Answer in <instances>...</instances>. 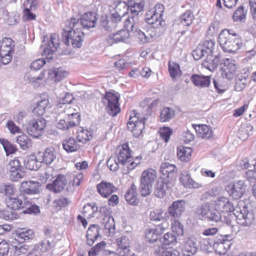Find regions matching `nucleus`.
Segmentation results:
<instances>
[{
    "instance_id": "f257e3e1",
    "label": "nucleus",
    "mask_w": 256,
    "mask_h": 256,
    "mask_svg": "<svg viewBox=\"0 0 256 256\" xmlns=\"http://www.w3.org/2000/svg\"><path fill=\"white\" fill-rule=\"evenodd\" d=\"M216 208L223 212H234L237 223L242 226H248L252 224L254 216L248 209L246 205L242 208H234L233 204L228 198L220 197L215 201Z\"/></svg>"
},
{
    "instance_id": "f03ea898",
    "label": "nucleus",
    "mask_w": 256,
    "mask_h": 256,
    "mask_svg": "<svg viewBox=\"0 0 256 256\" xmlns=\"http://www.w3.org/2000/svg\"><path fill=\"white\" fill-rule=\"evenodd\" d=\"M218 40L224 52L228 53L236 52L242 44L240 36L232 30H222Z\"/></svg>"
},
{
    "instance_id": "7ed1b4c3",
    "label": "nucleus",
    "mask_w": 256,
    "mask_h": 256,
    "mask_svg": "<svg viewBox=\"0 0 256 256\" xmlns=\"http://www.w3.org/2000/svg\"><path fill=\"white\" fill-rule=\"evenodd\" d=\"M97 14L94 12H88L84 14L78 18H71L66 21L67 28L80 26L83 30H89L96 26L97 22Z\"/></svg>"
},
{
    "instance_id": "20e7f679",
    "label": "nucleus",
    "mask_w": 256,
    "mask_h": 256,
    "mask_svg": "<svg viewBox=\"0 0 256 256\" xmlns=\"http://www.w3.org/2000/svg\"><path fill=\"white\" fill-rule=\"evenodd\" d=\"M6 206L14 210H18L24 208L26 209L24 211V214H30L36 212L39 210L38 207L36 205H32L26 197H24L22 200L18 198L6 197L5 199Z\"/></svg>"
},
{
    "instance_id": "39448f33",
    "label": "nucleus",
    "mask_w": 256,
    "mask_h": 256,
    "mask_svg": "<svg viewBox=\"0 0 256 256\" xmlns=\"http://www.w3.org/2000/svg\"><path fill=\"white\" fill-rule=\"evenodd\" d=\"M196 212L208 222L218 223L222 220V216L220 211L216 208H212L210 204L203 202L196 208Z\"/></svg>"
},
{
    "instance_id": "423d86ee",
    "label": "nucleus",
    "mask_w": 256,
    "mask_h": 256,
    "mask_svg": "<svg viewBox=\"0 0 256 256\" xmlns=\"http://www.w3.org/2000/svg\"><path fill=\"white\" fill-rule=\"evenodd\" d=\"M164 10V6L157 4L146 14V22L148 24L153 25L154 27H164L166 26V22L162 18Z\"/></svg>"
},
{
    "instance_id": "0eeeda50",
    "label": "nucleus",
    "mask_w": 256,
    "mask_h": 256,
    "mask_svg": "<svg viewBox=\"0 0 256 256\" xmlns=\"http://www.w3.org/2000/svg\"><path fill=\"white\" fill-rule=\"evenodd\" d=\"M66 26L65 24V34H66L65 36V44L69 46L71 44L74 48H80L84 41V33L78 28V26H76V29H74V27L72 26L70 28H69V25L68 28Z\"/></svg>"
},
{
    "instance_id": "6e6552de",
    "label": "nucleus",
    "mask_w": 256,
    "mask_h": 256,
    "mask_svg": "<svg viewBox=\"0 0 256 256\" xmlns=\"http://www.w3.org/2000/svg\"><path fill=\"white\" fill-rule=\"evenodd\" d=\"M130 114L127 122L128 130H130L135 138H138L144 128L146 118H140L138 114L135 110L130 112Z\"/></svg>"
},
{
    "instance_id": "1a4fd4ad",
    "label": "nucleus",
    "mask_w": 256,
    "mask_h": 256,
    "mask_svg": "<svg viewBox=\"0 0 256 256\" xmlns=\"http://www.w3.org/2000/svg\"><path fill=\"white\" fill-rule=\"evenodd\" d=\"M156 177V172L152 168L148 169L142 172L140 186V191L142 196H146L150 194L152 184Z\"/></svg>"
},
{
    "instance_id": "9d476101",
    "label": "nucleus",
    "mask_w": 256,
    "mask_h": 256,
    "mask_svg": "<svg viewBox=\"0 0 256 256\" xmlns=\"http://www.w3.org/2000/svg\"><path fill=\"white\" fill-rule=\"evenodd\" d=\"M118 102L119 97L110 92H106L102 99L107 113L112 116H116L120 112Z\"/></svg>"
},
{
    "instance_id": "9b49d317",
    "label": "nucleus",
    "mask_w": 256,
    "mask_h": 256,
    "mask_svg": "<svg viewBox=\"0 0 256 256\" xmlns=\"http://www.w3.org/2000/svg\"><path fill=\"white\" fill-rule=\"evenodd\" d=\"M164 227L158 224L154 228L149 229L146 232V238L150 243L154 244V253H159L162 248L159 237L164 232Z\"/></svg>"
},
{
    "instance_id": "f8f14e48",
    "label": "nucleus",
    "mask_w": 256,
    "mask_h": 256,
    "mask_svg": "<svg viewBox=\"0 0 256 256\" xmlns=\"http://www.w3.org/2000/svg\"><path fill=\"white\" fill-rule=\"evenodd\" d=\"M14 42L10 38H4L0 46V58L2 63L6 64L10 62L14 52Z\"/></svg>"
},
{
    "instance_id": "ddd939ff",
    "label": "nucleus",
    "mask_w": 256,
    "mask_h": 256,
    "mask_svg": "<svg viewBox=\"0 0 256 256\" xmlns=\"http://www.w3.org/2000/svg\"><path fill=\"white\" fill-rule=\"evenodd\" d=\"M60 39L58 34H51L50 40L46 44L44 48L42 56L48 62H50L53 58V54L60 47Z\"/></svg>"
},
{
    "instance_id": "4468645a",
    "label": "nucleus",
    "mask_w": 256,
    "mask_h": 256,
    "mask_svg": "<svg viewBox=\"0 0 256 256\" xmlns=\"http://www.w3.org/2000/svg\"><path fill=\"white\" fill-rule=\"evenodd\" d=\"M46 126V121L42 118H34L28 124V133L33 137L37 138Z\"/></svg>"
},
{
    "instance_id": "2eb2a0df",
    "label": "nucleus",
    "mask_w": 256,
    "mask_h": 256,
    "mask_svg": "<svg viewBox=\"0 0 256 256\" xmlns=\"http://www.w3.org/2000/svg\"><path fill=\"white\" fill-rule=\"evenodd\" d=\"M246 188L244 181L240 180L229 184L226 188V190L230 196L238 200L241 198L245 193Z\"/></svg>"
},
{
    "instance_id": "dca6fc26",
    "label": "nucleus",
    "mask_w": 256,
    "mask_h": 256,
    "mask_svg": "<svg viewBox=\"0 0 256 256\" xmlns=\"http://www.w3.org/2000/svg\"><path fill=\"white\" fill-rule=\"evenodd\" d=\"M174 186V182L166 180L164 178H160L156 182L154 186V194L158 198H163L168 191Z\"/></svg>"
},
{
    "instance_id": "f3484780",
    "label": "nucleus",
    "mask_w": 256,
    "mask_h": 256,
    "mask_svg": "<svg viewBox=\"0 0 256 256\" xmlns=\"http://www.w3.org/2000/svg\"><path fill=\"white\" fill-rule=\"evenodd\" d=\"M160 172L162 174L160 178H164L174 182L177 172V168L175 165L168 162H163L160 166Z\"/></svg>"
},
{
    "instance_id": "a211bd4d",
    "label": "nucleus",
    "mask_w": 256,
    "mask_h": 256,
    "mask_svg": "<svg viewBox=\"0 0 256 256\" xmlns=\"http://www.w3.org/2000/svg\"><path fill=\"white\" fill-rule=\"evenodd\" d=\"M186 202L184 200H178L173 202L168 208L167 212L168 216L174 218L180 217L186 210Z\"/></svg>"
},
{
    "instance_id": "6ab92c4d",
    "label": "nucleus",
    "mask_w": 256,
    "mask_h": 256,
    "mask_svg": "<svg viewBox=\"0 0 256 256\" xmlns=\"http://www.w3.org/2000/svg\"><path fill=\"white\" fill-rule=\"evenodd\" d=\"M41 184L38 182L32 180L23 181L20 187V192L26 194L32 195L40 192Z\"/></svg>"
},
{
    "instance_id": "aec40b11",
    "label": "nucleus",
    "mask_w": 256,
    "mask_h": 256,
    "mask_svg": "<svg viewBox=\"0 0 256 256\" xmlns=\"http://www.w3.org/2000/svg\"><path fill=\"white\" fill-rule=\"evenodd\" d=\"M132 152L128 143L123 144L117 154L118 162L122 166H128V164L132 160Z\"/></svg>"
},
{
    "instance_id": "412c9836",
    "label": "nucleus",
    "mask_w": 256,
    "mask_h": 256,
    "mask_svg": "<svg viewBox=\"0 0 256 256\" xmlns=\"http://www.w3.org/2000/svg\"><path fill=\"white\" fill-rule=\"evenodd\" d=\"M130 36V33L128 30H122L116 33L110 34L106 38V41L108 44L112 46L115 43L126 42Z\"/></svg>"
},
{
    "instance_id": "4be33fe9",
    "label": "nucleus",
    "mask_w": 256,
    "mask_h": 256,
    "mask_svg": "<svg viewBox=\"0 0 256 256\" xmlns=\"http://www.w3.org/2000/svg\"><path fill=\"white\" fill-rule=\"evenodd\" d=\"M118 248L116 252L118 256H126L130 252L129 238L126 236H122L116 239Z\"/></svg>"
},
{
    "instance_id": "5701e85b",
    "label": "nucleus",
    "mask_w": 256,
    "mask_h": 256,
    "mask_svg": "<svg viewBox=\"0 0 256 256\" xmlns=\"http://www.w3.org/2000/svg\"><path fill=\"white\" fill-rule=\"evenodd\" d=\"M100 228L98 224H90L86 234V243L89 246H92L98 238L100 237Z\"/></svg>"
},
{
    "instance_id": "b1692460",
    "label": "nucleus",
    "mask_w": 256,
    "mask_h": 256,
    "mask_svg": "<svg viewBox=\"0 0 256 256\" xmlns=\"http://www.w3.org/2000/svg\"><path fill=\"white\" fill-rule=\"evenodd\" d=\"M98 192L104 198H107L112 193L116 192L118 188L110 182L102 181L96 186Z\"/></svg>"
},
{
    "instance_id": "393cba45",
    "label": "nucleus",
    "mask_w": 256,
    "mask_h": 256,
    "mask_svg": "<svg viewBox=\"0 0 256 256\" xmlns=\"http://www.w3.org/2000/svg\"><path fill=\"white\" fill-rule=\"evenodd\" d=\"M223 62L220 64H223L224 67L222 68V74L223 77H226L228 79H231L233 76V74L236 69V66L234 61L232 59L226 58L223 60Z\"/></svg>"
},
{
    "instance_id": "a878e982",
    "label": "nucleus",
    "mask_w": 256,
    "mask_h": 256,
    "mask_svg": "<svg viewBox=\"0 0 256 256\" xmlns=\"http://www.w3.org/2000/svg\"><path fill=\"white\" fill-rule=\"evenodd\" d=\"M206 56V58L202 63V66L211 72L214 71L220 62V56L219 54L214 56L213 54H211Z\"/></svg>"
},
{
    "instance_id": "bb28decb",
    "label": "nucleus",
    "mask_w": 256,
    "mask_h": 256,
    "mask_svg": "<svg viewBox=\"0 0 256 256\" xmlns=\"http://www.w3.org/2000/svg\"><path fill=\"white\" fill-rule=\"evenodd\" d=\"M16 238L13 240L24 243L26 241H29L32 240L34 237V233L32 230L26 228H18L16 230Z\"/></svg>"
},
{
    "instance_id": "cd10ccee",
    "label": "nucleus",
    "mask_w": 256,
    "mask_h": 256,
    "mask_svg": "<svg viewBox=\"0 0 256 256\" xmlns=\"http://www.w3.org/2000/svg\"><path fill=\"white\" fill-rule=\"evenodd\" d=\"M150 220L156 222H161L163 226L164 222H166L169 218L167 212H165L162 208L156 209L150 211L149 214Z\"/></svg>"
},
{
    "instance_id": "c85d7f7f",
    "label": "nucleus",
    "mask_w": 256,
    "mask_h": 256,
    "mask_svg": "<svg viewBox=\"0 0 256 256\" xmlns=\"http://www.w3.org/2000/svg\"><path fill=\"white\" fill-rule=\"evenodd\" d=\"M198 243L194 238H188L184 246V256H192L194 255L198 248Z\"/></svg>"
},
{
    "instance_id": "c756f323",
    "label": "nucleus",
    "mask_w": 256,
    "mask_h": 256,
    "mask_svg": "<svg viewBox=\"0 0 256 256\" xmlns=\"http://www.w3.org/2000/svg\"><path fill=\"white\" fill-rule=\"evenodd\" d=\"M38 160L40 162L50 164L56 157L55 150L52 147L46 148L44 152H38Z\"/></svg>"
},
{
    "instance_id": "7c9ffc66",
    "label": "nucleus",
    "mask_w": 256,
    "mask_h": 256,
    "mask_svg": "<svg viewBox=\"0 0 256 256\" xmlns=\"http://www.w3.org/2000/svg\"><path fill=\"white\" fill-rule=\"evenodd\" d=\"M210 79V76L202 74H193L190 77V80L195 86L202 88L209 86Z\"/></svg>"
},
{
    "instance_id": "2f4dec72",
    "label": "nucleus",
    "mask_w": 256,
    "mask_h": 256,
    "mask_svg": "<svg viewBox=\"0 0 256 256\" xmlns=\"http://www.w3.org/2000/svg\"><path fill=\"white\" fill-rule=\"evenodd\" d=\"M128 6L130 14L134 16H138L140 12L143 10L145 4L144 0H128Z\"/></svg>"
},
{
    "instance_id": "473e14b6",
    "label": "nucleus",
    "mask_w": 256,
    "mask_h": 256,
    "mask_svg": "<svg viewBox=\"0 0 256 256\" xmlns=\"http://www.w3.org/2000/svg\"><path fill=\"white\" fill-rule=\"evenodd\" d=\"M46 188L54 193H58L62 191L64 188V176L58 175L52 183L46 185Z\"/></svg>"
},
{
    "instance_id": "72a5a7b5",
    "label": "nucleus",
    "mask_w": 256,
    "mask_h": 256,
    "mask_svg": "<svg viewBox=\"0 0 256 256\" xmlns=\"http://www.w3.org/2000/svg\"><path fill=\"white\" fill-rule=\"evenodd\" d=\"M106 246V242L104 241L97 244L89 250L88 256H106L109 252V250L104 249Z\"/></svg>"
},
{
    "instance_id": "f704fd0d",
    "label": "nucleus",
    "mask_w": 256,
    "mask_h": 256,
    "mask_svg": "<svg viewBox=\"0 0 256 256\" xmlns=\"http://www.w3.org/2000/svg\"><path fill=\"white\" fill-rule=\"evenodd\" d=\"M192 126L202 138L204 139H210L213 136V133L210 127L205 124H192Z\"/></svg>"
},
{
    "instance_id": "c9c22d12",
    "label": "nucleus",
    "mask_w": 256,
    "mask_h": 256,
    "mask_svg": "<svg viewBox=\"0 0 256 256\" xmlns=\"http://www.w3.org/2000/svg\"><path fill=\"white\" fill-rule=\"evenodd\" d=\"M125 198L128 203L130 205L137 206L138 200L137 198L136 186L132 184L126 192Z\"/></svg>"
},
{
    "instance_id": "e433bc0d",
    "label": "nucleus",
    "mask_w": 256,
    "mask_h": 256,
    "mask_svg": "<svg viewBox=\"0 0 256 256\" xmlns=\"http://www.w3.org/2000/svg\"><path fill=\"white\" fill-rule=\"evenodd\" d=\"M194 18V15L192 11L191 10H186L179 17L178 24L184 26H189L192 24Z\"/></svg>"
},
{
    "instance_id": "4c0bfd02",
    "label": "nucleus",
    "mask_w": 256,
    "mask_h": 256,
    "mask_svg": "<svg viewBox=\"0 0 256 256\" xmlns=\"http://www.w3.org/2000/svg\"><path fill=\"white\" fill-rule=\"evenodd\" d=\"M38 154L36 155L30 154L24 160V166L26 168L30 170H36L38 168Z\"/></svg>"
},
{
    "instance_id": "58836bf2",
    "label": "nucleus",
    "mask_w": 256,
    "mask_h": 256,
    "mask_svg": "<svg viewBox=\"0 0 256 256\" xmlns=\"http://www.w3.org/2000/svg\"><path fill=\"white\" fill-rule=\"evenodd\" d=\"M138 22V16H134L129 14L128 17L126 20L124 24L126 30H128V32L130 31L134 32V30H136L137 28L136 24Z\"/></svg>"
},
{
    "instance_id": "ea45409f",
    "label": "nucleus",
    "mask_w": 256,
    "mask_h": 256,
    "mask_svg": "<svg viewBox=\"0 0 256 256\" xmlns=\"http://www.w3.org/2000/svg\"><path fill=\"white\" fill-rule=\"evenodd\" d=\"M192 150L191 148L180 146L177 149V155L178 158L182 162H188L190 160Z\"/></svg>"
},
{
    "instance_id": "a19ab883",
    "label": "nucleus",
    "mask_w": 256,
    "mask_h": 256,
    "mask_svg": "<svg viewBox=\"0 0 256 256\" xmlns=\"http://www.w3.org/2000/svg\"><path fill=\"white\" fill-rule=\"evenodd\" d=\"M12 248L14 250V253L16 255L20 256L26 254L28 250V246L16 241L12 240L11 244Z\"/></svg>"
},
{
    "instance_id": "79ce46f5",
    "label": "nucleus",
    "mask_w": 256,
    "mask_h": 256,
    "mask_svg": "<svg viewBox=\"0 0 256 256\" xmlns=\"http://www.w3.org/2000/svg\"><path fill=\"white\" fill-rule=\"evenodd\" d=\"M99 26L101 30L108 32L112 31L113 28H114L109 16L106 14H102L100 16Z\"/></svg>"
},
{
    "instance_id": "37998d69",
    "label": "nucleus",
    "mask_w": 256,
    "mask_h": 256,
    "mask_svg": "<svg viewBox=\"0 0 256 256\" xmlns=\"http://www.w3.org/2000/svg\"><path fill=\"white\" fill-rule=\"evenodd\" d=\"M174 110L171 108L164 107L160 112V120L162 122H168L174 116Z\"/></svg>"
},
{
    "instance_id": "c03bdc74",
    "label": "nucleus",
    "mask_w": 256,
    "mask_h": 256,
    "mask_svg": "<svg viewBox=\"0 0 256 256\" xmlns=\"http://www.w3.org/2000/svg\"><path fill=\"white\" fill-rule=\"evenodd\" d=\"M49 104L48 99H43L38 102L36 106L33 110V113L40 116H42L46 112V108Z\"/></svg>"
},
{
    "instance_id": "a18cd8bd",
    "label": "nucleus",
    "mask_w": 256,
    "mask_h": 256,
    "mask_svg": "<svg viewBox=\"0 0 256 256\" xmlns=\"http://www.w3.org/2000/svg\"><path fill=\"white\" fill-rule=\"evenodd\" d=\"M247 10H245L243 6L238 7L232 16L233 20L236 22H244L246 19Z\"/></svg>"
},
{
    "instance_id": "49530a36",
    "label": "nucleus",
    "mask_w": 256,
    "mask_h": 256,
    "mask_svg": "<svg viewBox=\"0 0 256 256\" xmlns=\"http://www.w3.org/2000/svg\"><path fill=\"white\" fill-rule=\"evenodd\" d=\"M160 246H170L176 242V234L172 232H168L165 234L162 237L160 238Z\"/></svg>"
},
{
    "instance_id": "de8ad7c7",
    "label": "nucleus",
    "mask_w": 256,
    "mask_h": 256,
    "mask_svg": "<svg viewBox=\"0 0 256 256\" xmlns=\"http://www.w3.org/2000/svg\"><path fill=\"white\" fill-rule=\"evenodd\" d=\"M0 143L2 144L6 156H8L15 153L18 148L16 146L13 144L12 142L4 138H0Z\"/></svg>"
},
{
    "instance_id": "09e8293b",
    "label": "nucleus",
    "mask_w": 256,
    "mask_h": 256,
    "mask_svg": "<svg viewBox=\"0 0 256 256\" xmlns=\"http://www.w3.org/2000/svg\"><path fill=\"white\" fill-rule=\"evenodd\" d=\"M199 46L202 49L206 56L213 54L215 46L214 41L212 40H206L199 44Z\"/></svg>"
},
{
    "instance_id": "8fccbe9b",
    "label": "nucleus",
    "mask_w": 256,
    "mask_h": 256,
    "mask_svg": "<svg viewBox=\"0 0 256 256\" xmlns=\"http://www.w3.org/2000/svg\"><path fill=\"white\" fill-rule=\"evenodd\" d=\"M84 176L82 174H79L76 176H72V180L69 182L68 186L66 188V190L72 193L74 190V186H78L80 185V182L83 180Z\"/></svg>"
},
{
    "instance_id": "3c124183",
    "label": "nucleus",
    "mask_w": 256,
    "mask_h": 256,
    "mask_svg": "<svg viewBox=\"0 0 256 256\" xmlns=\"http://www.w3.org/2000/svg\"><path fill=\"white\" fill-rule=\"evenodd\" d=\"M48 75L55 82H58L62 80L64 76V70L62 67L54 68L49 71Z\"/></svg>"
},
{
    "instance_id": "603ef678",
    "label": "nucleus",
    "mask_w": 256,
    "mask_h": 256,
    "mask_svg": "<svg viewBox=\"0 0 256 256\" xmlns=\"http://www.w3.org/2000/svg\"><path fill=\"white\" fill-rule=\"evenodd\" d=\"M253 127L250 124H247L241 127L238 130V134L242 140L247 139L250 135L252 134Z\"/></svg>"
},
{
    "instance_id": "864d4df0",
    "label": "nucleus",
    "mask_w": 256,
    "mask_h": 256,
    "mask_svg": "<svg viewBox=\"0 0 256 256\" xmlns=\"http://www.w3.org/2000/svg\"><path fill=\"white\" fill-rule=\"evenodd\" d=\"M128 6L127 4L123 2H119L116 6L113 11L116 14H119L123 18L129 14Z\"/></svg>"
},
{
    "instance_id": "5fc2aeb1",
    "label": "nucleus",
    "mask_w": 256,
    "mask_h": 256,
    "mask_svg": "<svg viewBox=\"0 0 256 256\" xmlns=\"http://www.w3.org/2000/svg\"><path fill=\"white\" fill-rule=\"evenodd\" d=\"M92 138V132L87 130L82 129L78 131L77 138L80 142L86 143Z\"/></svg>"
},
{
    "instance_id": "6e6d98bb",
    "label": "nucleus",
    "mask_w": 256,
    "mask_h": 256,
    "mask_svg": "<svg viewBox=\"0 0 256 256\" xmlns=\"http://www.w3.org/2000/svg\"><path fill=\"white\" fill-rule=\"evenodd\" d=\"M230 240L231 238L228 239L224 242L216 245V248H214L216 252L220 254H225L230 248L232 244Z\"/></svg>"
},
{
    "instance_id": "4d7b16f0",
    "label": "nucleus",
    "mask_w": 256,
    "mask_h": 256,
    "mask_svg": "<svg viewBox=\"0 0 256 256\" xmlns=\"http://www.w3.org/2000/svg\"><path fill=\"white\" fill-rule=\"evenodd\" d=\"M66 114L68 116L69 120L66 129L76 126L80 124V114L78 112L67 113Z\"/></svg>"
},
{
    "instance_id": "13d9d810",
    "label": "nucleus",
    "mask_w": 256,
    "mask_h": 256,
    "mask_svg": "<svg viewBox=\"0 0 256 256\" xmlns=\"http://www.w3.org/2000/svg\"><path fill=\"white\" fill-rule=\"evenodd\" d=\"M16 142L23 150L26 149L31 146L30 139L26 134L18 136L17 137Z\"/></svg>"
},
{
    "instance_id": "bf43d9fd",
    "label": "nucleus",
    "mask_w": 256,
    "mask_h": 256,
    "mask_svg": "<svg viewBox=\"0 0 256 256\" xmlns=\"http://www.w3.org/2000/svg\"><path fill=\"white\" fill-rule=\"evenodd\" d=\"M136 36L140 44H145L150 42V38L148 36L147 32H144L139 28H136V30L133 32Z\"/></svg>"
},
{
    "instance_id": "052dcab7",
    "label": "nucleus",
    "mask_w": 256,
    "mask_h": 256,
    "mask_svg": "<svg viewBox=\"0 0 256 256\" xmlns=\"http://www.w3.org/2000/svg\"><path fill=\"white\" fill-rule=\"evenodd\" d=\"M0 217L5 220H12L18 218V214L16 212H10L4 210L0 211Z\"/></svg>"
},
{
    "instance_id": "680f3d73",
    "label": "nucleus",
    "mask_w": 256,
    "mask_h": 256,
    "mask_svg": "<svg viewBox=\"0 0 256 256\" xmlns=\"http://www.w3.org/2000/svg\"><path fill=\"white\" fill-rule=\"evenodd\" d=\"M172 233L176 234L178 236L184 234V226L178 220H174L172 224Z\"/></svg>"
},
{
    "instance_id": "e2e57ef3",
    "label": "nucleus",
    "mask_w": 256,
    "mask_h": 256,
    "mask_svg": "<svg viewBox=\"0 0 256 256\" xmlns=\"http://www.w3.org/2000/svg\"><path fill=\"white\" fill-rule=\"evenodd\" d=\"M200 248L203 250L209 252L214 248V242L210 238H204L200 242Z\"/></svg>"
},
{
    "instance_id": "0e129e2a",
    "label": "nucleus",
    "mask_w": 256,
    "mask_h": 256,
    "mask_svg": "<svg viewBox=\"0 0 256 256\" xmlns=\"http://www.w3.org/2000/svg\"><path fill=\"white\" fill-rule=\"evenodd\" d=\"M160 134L162 138L167 142L172 134V130L168 127H164L160 129Z\"/></svg>"
},
{
    "instance_id": "69168bd1",
    "label": "nucleus",
    "mask_w": 256,
    "mask_h": 256,
    "mask_svg": "<svg viewBox=\"0 0 256 256\" xmlns=\"http://www.w3.org/2000/svg\"><path fill=\"white\" fill-rule=\"evenodd\" d=\"M108 16L114 28H116L118 24L121 22L123 18V17L119 14H116L113 10L110 13Z\"/></svg>"
},
{
    "instance_id": "338daca9",
    "label": "nucleus",
    "mask_w": 256,
    "mask_h": 256,
    "mask_svg": "<svg viewBox=\"0 0 256 256\" xmlns=\"http://www.w3.org/2000/svg\"><path fill=\"white\" fill-rule=\"evenodd\" d=\"M76 150L77 146L75 140L73 138H70L65 144V150L67 152H73Z\"/></svg>"
},
{
    "instance_id": "774afa93",
    "label": "nucleus",
    "mask_w": 256,
    "mask_h": 256,
    "mask_svg": "<svg viewBox=\"0 0 256 256\" xmlns=\"http://www.w3.org/2000/svg\"><path fill=\"white\" fill-rule=\"evenodd\" d=\"M156 256H178L180 252L176 249L170 250H164V247L159 253L154 254Z\"/></svg>"
}]
</instances>
